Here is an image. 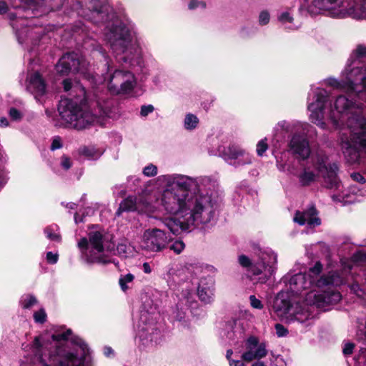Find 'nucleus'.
Listing matches in <instances>:
<instances>
[{"instance_id":"17","label":"nucleus","mask_w":366,"mask_h":366,"mask_svg":"<svg viewBox=\"0 0 366 366\" xmlns=\"http://www.w3.org/2000/svg\"><path fill=\"white\" fill-rule=\"evenodd\" d=\"M168 240L164 231L159 229H147L143 234L140 246L147 251L159 252L165 248Z\"/></svg>"},{"instance_id":"59","label":"nucleus","mask_w":366,"mask_h":366,"mask_svg":"<svg viewBox=\"0 0 366 366\" xmlns=\"http://www.w3.org/2000/svg\"><path fill=\"white\" fill-rule=\"evenodd\" d=\"M142 269L146 274H150L152 272V268L148 262H144L143 264Z\"/></svg>"},{"instance_id":"22","label":"nucleus","mask_w":366,"mask_h":366,"mask_svg":"<svg viewBox=\"0 0 366 366\" xmlns=\"http://www.w3.org/2000/svg\"><path fill=\"white\" fill-rule=\"evenodd\" d=\"M317 212L315 207L312 205L304 212L297 211L294 217V221L300 225L307 224L310 227L319 226L321 220L317 217Z\"/></svg>"},{"instance_id":"31","label":"nucleus","mask_w":366,"mask_h":366,"mask_svg":"<svg viewBox=\"0 0 366 366\" xmlns=\"http://www.w3.org/2000/svg\"><path fill=\"white\" fill-rule=\"evenodd\" d=\"M257 31V28L254 26L246 25L241 27L239 35L242 38H247L254 35Z\"/></svg>"},{"instance_id":"63","label":"nucleus","mask_w":366,"mask_h":366,"mask_svg":"<svg viewBox=\"0 0 366 366\" xmlns=\"http://www.w3.org/2000/svg\"><path fill=\"white\" fill-rule=\"evenodd\" d=\"M104 353L107 357H109L113 353V350L109 347H106Z\"/></svg>"},{"instance_id":"58","label":"nucleus","mask_w":366,"mask_h":366,"mask_svg":"<svg viewBox=\"0 0 366 366\" xmlns=\"http://www.w3.org/2000/svg\"><path fill=\"white\" fill-rule=\"evenodd\" d=\"M8 6L5 1H0V14H5L7 11Z\"/></svg>"},{"instance_id":"38","label":"nucleus","mask_w":366,"mask_h":366,"mask_svg":"<svg viewBox=\"0 0 366 366\" xmlns=\"http://www.w3.org/2000/svg\"><path fill=\"white\" fill-rule=\"evenodd\" d=\"M270 20V14L267 11H262L258 17V23L261 26L267 25Z\"/></svg>"},{"instance_id":"24","label":"nucleus","mask_w":366,"mask_h":366,"mask_svg":"<svg viewBox=\"0 0 366 366\" xmlns=\"http://www.w3.org/2000/svg\"><path fill=\"white\" fill-rule=\"evenodd\" d=\"M298 124L299 122H287L285 120L279 122L274 129V141L277 142L276 144H274V146L276 148L279 147L277 144L284 140L285 134L298 131Z\"/></svg>"},{"instance_id":"25","label":"nucleus","mask_w":366,"mask_h":366,"mask_svg":"<svg viewBox=\"0 0 366 366\" xmlns=\"http://www.w3.org/2000/svg\"><path fill=\"white\" fill-rule=\"evenodd\" d=\"M197 295L202 302L210 303L213 301L214 295V286L212 280H209L207 283L201 280L198 289Z\"/></svg>"},{"instance_id":"29","label":"nucleus","mask_w":366,"mask_h":366,"mask_svg":"<svg viewBox=\"0 0 366 366\" xmlns=\"http://www.w3.org/2000/svg\"><path fill=\"white\" fill-rule=\"evenodd\" d=\"M199 123V119L193 114H187L184 120V127L187 130L194 129Z\"/></svg>"},{"instance_id":"8","label":"nucleus","mask_w":366,"mask_h":366,"mask_svg":"<svg viewBox=\"0 0 366 366\" xmlns=\"http://www.w3.org/2000/svg\"><path fill=\"white\" fill-rule=\"evenodd\" d=\"M366 57V46L358 45L348 59L345 69L342 71V79L330 77L325 80L328 86L345 87L359 95L366 94V66L362 59Z\"/></svg>"},{"instance_id":"62","label":"nucleus","mask_w":366,"mask_h":366,"mask_svg":"<svg viewBox=\"0 0 366 366\" xmlns=\"http://www.w3.org/2000/svg\"><path fill=\"white\" fill-rule=\"evenodd\" d=\"M232 354H233L232 350L229 349L227 350L226 358L227 359L229 363L230 362V360H234L233 359H232Z\"/></svg>"},{"instance_id":"12","label":"nucleus","mask_w":366,"mask_h":366,"mask_svg":"<svg viewBox=\"0 0 366 366\" xmlns=\"http://www.w3.org/2000/svg\"><path fill=\"white\" fill-rule=\"evenodd\" d=\"M312 167H305L300 178L302 182H320L337 183L339 168L336 163L329 164L328 157L323 152H317L312 157Z\"/></svg>"},{"instance_id":"21","label":"nucleus","mask_w":366,"mask_h":366,"mask_svg":"<svg viewBox=\"0 0 366 366\" xmlns=\"http://www.w3.org/2000/svg\"><path fill=\"white\" fill-rule=\"evenodd\" d=\"M217 175L214 176H204L197 178H193L189 176L179 174H168L160 175L157 178L158 183H212L218 181Z\"/></svg>"},{"instance_id":"48","label":"nucleus","mask_w":366,"mask_h":366,"mask_svg":"<svg viewBox=\"0 0 366 366\" xmlns=\"http://www.w3.org/2000/svg\"><path fill=\"white\" fill-rule=\"evenodd\" d=\"M154 108L152 105H143L141 107L140 114L142 117H147L149 114H151L154 112Z\"/></svg>"},{"instance_id":"43","label":"nucleus","mask_w":366,"mask_h":366,"mask_svg":"<svg viewBox=\"0 0 366 366\" xmlns=\"http://www.w3.org/2000/svg\"><path fill=\"white\" fill-rule=\"evenodd\" d=\"M188 7L189 9L193 10L196 9H204L206 8V3L199 0H191L189 3Z\"/></svg>"},{"instance_id":"39","label":"nucleus","mask_w":366,"mask_h":366,"mask_svg":"<svg viewBox=\"0 0 366 366\" xmlns=\"http://www.w3.org/2000/svg\"><path fill=\"white\" fill-rule=\"evenodd\" d=\"M351 291L361 299L365 298V291L360 287L359 284L355 282L350 286Z\"/></svg>"},{"instance_id":"15","label":"nucleus","mask_w":366,"mask_h":366,"mask_svg":"<svg viewBox=\"0 0 366 366\" xmlns=\"http://www.w3.org/2000/svg\"><path fill=\"white\" fill-rule=\"evenodd\" d=\"M159 330L156 327V317L148 311H142L137 325V336L144 345L157 342Z\"/></svg>"},{"instance_id":"2","label":"nucleus","mask_w":366,"mask_h":366,"mask_svg":"<svg viewBox=\"0 0 366 366\" xmlns=\"http://www.w3.org/2000/svg\"><path fill=\"white\" fill-rule=\"evenodd\" d=\"M161 203L166 212L177 217L165 222L174 234L209 224L216 210L211 196L203 194L198 184H167Z\"/></svg>"},{"instance_id":"64","label":"nucleus","mask_w":366,"mask_h":366,"mask_svg":"<svg viewBox=\"0 0 366 366\" xmlns=\"http://www.w3.org/2000/svg\"><path fill=\"white\" fill-rule=\"evenodd\" d=\"M251 366H267L263 362L257 360L254 362L253 364H252Z\"/></svg>"},{"instance_id":"9","label":"nucleus","mask_w":366,"mask_h":366,"mask_svg":"<svg viewBox=\"0 0 366 366\" xmlns=\"http://www.w3.org/2000/svg\"><path fill=\"white\" fill-rule=\"evenodd\" d=\"M311 14L324 13L335 19L366 20V0H305Z\"/></svg>"},{"instance_id":"13","label":"nucleus","mask_w":366,"mask_h":366,"mask_svg":"<svg viewBox=\"0 0 366 366\" xmlns=\"http://www.w3.org/2000/svg\"><path fill=\"white\" fill-rule=\"evenodd\" d=\"M89 64L84 56L71 52L61 56L56 65V69L61 74L75 72L81 74L86 79H93V76L89 72Z\"/></svg>"},{"instance_id":"10","label":"nucleus","mask_w":366,"mask_h":366,"mask_svg":"<svg viewBox=\"0 0 366 366\" xmlns=\"http://www.w3.org/2000/svg\"><path fill=\"white\" fill-rule=\"evenodd\" d=\"M112 239V235L105 229L99 225H93L88 234V239L83 237L78 242L81 258L89 264L114 263L117 265L114 259L104 256L105 252L112 250L114 247Z\"/></svg>"},{"instance_id":"42","label":"nucleus","mask_w":366,"mask_h":366,"mask_svg":"<svg viewBox=\"0 0 366 366\" xmlns=\"http://www.w3.org/2000/svg\"><path fill=\"white\" fill-rule=\"evenodd\" d=\"M352 261L354 263L366 262V252L359 251L355 253L352 257Z\"/></svg>"},{"instance_id":"16","label":"nucleus","mask_w":366,"mask_h":366,"mask_svg":"<svg viewBox=\"0 0 366 366\" xmlns=\"http://www.w3.org/2000/svg\"><path fill=\"white\" fill-rule=\"evenodd\" d=\"M198 305L192 290L188 288L183 289L176 307L172 312V318L179 322L184 321L188 316L189 312L192 315H195Z\"/></svg>"},{"instance_id":"53","label":"nucleus","mask_w":366,"mask_h":366,"mask_svg":"<svg viewBox=\"0 0 366 366\" xmlns=\"http://www.w3.org/2000/svg\"><path fill=\"white\" fill-rule=\"evenodd\" d=\"M276 159H277V167L280 171H282V172L288 171L289 172L290 167L287 164L283 163L282 161L280 159V157H276Z\"/></svg>"},{"instance_id":"3","label":"nucleus","mask_w":366,"mask_h":366,"mask_svg":"<svg viewBox=\"0 0 366 366\" xmlns=\"http://www.w3.org/2000/svg\"><path fill=\"white\" fill-rule=\"evenodd\" d=\"M62 84L65 92L72 90L79 93L74 99H61L58 107L61 118L71 127L84 129L99 122V117H114L112 99L98 97L89 105L86 100V91L79 81L66 79Z\"/></svg>"},{"instance_id":"19","label":"nucleus","mask_w":366,"mask_h":366,"mask_svg":"<svg viewBox=\"0 0 366 366\" xmlns=\"http://www.w3.org/2000/svg\"><path fill=\"white\" fill-rule=\"evenodd\" d=\"M223 159L231 166L239 168L253 162V157L237 145H229L222 152Z\"/></svg>"},{"instance_id":"46","label":"nucleus","mask_w":366,"mask_h":366,"mask_svg":"<svg viewBox=\"0 0 366 366\" xmlns=\"http://www.w3.org/2000/svg\"><path fill=\"white\" fill-rule=\"evenodd\" d=\"M249 302L251 306L254 309L261 310L263 308L262 302L257 299L254 295L249 296Z\"/></svg>"},{"instance_id":"61","label":"nucleus","mask_w":366,"mask_h":366,"mask_svg":"<svg viewBox=\"0 0 366 366\" xmlns=\"http://www.w3.org/2000/svg\"><path fill=\"white\" fill-rule=\"evenodd\" d=\"M139 181H140L139 177L136 175H131L127 177L128 182L135 183Z\"/></svg>"},{"instance_id":"4","label":"nucleus","mask_w":366,"mask_h":366,"mask_svg":"<svg viewBox=\"0 0 366 366\" xmlns=\"http://www.w3.org/2000/svg\"><path fill=\"white\" fill-rule=\"evenodd\" d=\"M322 268L321 262L317 261L310 267L307 273L300 272L292 276L289 280L290 290L298 294L312 289L306 295L314 292L317 296L327 297L331 292H338L333 287H339L347 282V274L353 269V266L350 262L347 264L345 263L341 272L331 271L320 277Z\"/></svg>"},{"instance_id":"20","label":"nucleus","mask_w":366,"mask_h":366,"mask_svg":"<svg viewBox=\"0 0 366 366\" xmlns=\"http://www.w3.org/2000/svg\"><path fill=\"white\" fill-rule=\"evenodd\" d=\"M268 351L265 342H259L257 337L250 336L246 341V351L241 358L246 362L261 360L267 356Z\"/></svg>"},{"instance_id":"11","label":"nucleus","mask_w":366,"mask_h":366,"mask_svg":"<svg viewBox=\"0 0 366 366\" xmlns=\"http://www.w3.org/2000/svg\"><path fill=\"white\" fill-rule=\"evenodd\" d=\"M258 259L253 262L247 256L238 257L239 264L254 276H259V282L265 283L277 269V255L269 248L259 249Z\"/></svg>"},{"instance_id":"33","label":"nucleus","mask_w":366,"mask_h":366,"mask_svg":"<svg viewBox=\"0 0 366 366\" xmlns=\"http://www.w3.org/2000/svg\"><path fill=\"white\" fill-rule=\"evenodd\" d=\"M8 114L10 119L15 122L21 121L24 117L23 112L14 107H11L9 109Z\"/></svg>"},{"instance_id":"1","label":"nucleus","mask_w":366,"mask_h":366,"mask_svg":"<svg viewBox=\"0 0 366 366\" xmlns=\"http://www.w3.org/2000/svg\"><path fill=\"white\" fill-rule=\"evenodd\" d=\"M66 4L78 16L104 26V39L120 64L137 71L142 70L143 40L134 24L120 19L108 0H67Z\"/></svg>"},{"instance_id":"52","label":"nucleus","mask_w":366,"mask_h":366,"mask_svg":"<svg viewBox=\"0 0 366 366\" xmlns=\"http://www.w3.org/2000/svg\"><path fill=\"white\" fill-rule=\"evenodd\" d=\"M62 147L61 139L59 137H55L51 144V149L52 151L60 149Z\"/></svg>"},{"instance_id":"35","label":"nucleus","mask_w":366,"mask_h":366,"mask_svg":"<svg viewBox=\"0 0 366 366\" xmlns=\"http://www.w3.org/2000/svg\"><path fill=\"white\" fill-rule=\"evenodd\" d=\"M75 344L78 345L79 347V350H81V355L84 356V359L86 360L89 357V350L86 345L81 340L78 339L76 340H73Z\"/></svg>"},{"instance_id":"6","label":"nucleus","mask_w":366,"mask_h":366,"mask_svg":"<svg viewBox=\"0 0 366 366\" xmlns=\"http://www.w3.org/2000/svg\"><path fill=\"white\" fill-rule=\"evenodd\" d=\"M44 0H19L21 5L16 13H9L10 24L14 29L19 43L25 49L31 51L40 41L44 29L36 26L33 19L41 16L44 9Z\"/></svg>"},{"instance_id":"36","label":"nucleus","mask_w":366,"mask_h":366,"mask_svg":"<svg viewBox=\"0 0 366 366\" xmlns=\"http://www.w3.org/2000/svg\"><path fill=\"white\" fill-rule=\"evenodd\" d=\"M142 173L148 177H154L157 174V167L152 164H149L143 169Z\"/></svg>"},{"instance_id":"40","label":"nucleus","mask_w":366,"mask_h":366,"mask_svg":"<svg viewBox=\"0 0 366 366\" xmlns=\"http://www.w3.org/2000/svg\"><path fill=\"white\" fill-rule=\"evenodd\" d=\"M185 244L181 240L175 241L169 247L170 249L174 251L176 254H180L184 249Z\"/></svg>"},{"instance_id":"5","label":"nucleus","mask_w":366,"mask_h":366,"mask_svg":"<svg viewBox=\"0 0 366 366\" xmlns=\"http://www.w3.org/2000/svg\"><path fill=\"white\" fill-rule=\"evenodd\" d=\"M341 297L340 292H331L326 297L317 296L315 292H310L305 295L304 302L291 305L289 295L285 292H279L274 301L273 308L278 316L287 319L288 322L303 323L314 318L316 308L336 304Z\"/></svg>"},{"instance_id":"18","label":"nucleus","mask_w":366,"mask_h":366,"mask_svg":"<svg viewBox=\"0 0 366 366\" xmlns=\"http://www.w3.org/2000/svg\"><path fill=\"white\" fill-rule=\"evenodd\" d=\"M363 184H331V189H334V194L332 195L333 201L340 202L343 205L347 204H351L357 200L356 196L366 195L363 188H360L359 186Z\"/></svg>"},{"instance_id":"47","label":"nucleus","mask_w":366,"mask_h":366,"mask_svg":"<svg viewBox=\"0 0 366 366\" xmlns=\"http://www.w3.org/2000/svg\"><path fill=\"white\" fill-rule=\"evenodd\" d=\"M275 330L279 337H285L288 334V330L281 324H276Z\"/></svg>"},{"instance_id":"32","label":"nucleus","mask_w":366,"mask_h":366,"mask_svg":"<svg viewBox=\"0 0 366 366\" xmlns=\"http://www.w3.org/2000/svg\"><path fill=\"white\" fill-rule=\"evenodd\" d=\"M134 280V275L132 274H127L125 275H122L119 278V283L121 289L125 292L128 290L129 287L127 286L128 283H130Z\"/></svg>"},{"instance_id":"34","label":"nucleus","mask_w":366,"mask_h":366,"mask_svg":"<svg viewBox=\"0 0 366 366\" xmlns=\"http://www.w3.org/2000/svg\"><path fill=\"white\" fill-rule=\"evenodd\" d=\"M268 149L267 138L262 139L257 144L256 152L259 157H262Z\"/></svg>"},{"instance_id":"26","label":"nucleus","mask_w":366,"mask_h":366,"mask_svg":"<svg viewBox=\"0 0 366 366\" xmlns=\"http://www.w3.org/2000/svg\"><path fill=\"white\" fill-rule=\"evenodd\" d=\"M138 202L136 197L129 196L124 199L116 212L117 216H120L123 212L134 211L138 209Z\"/></svg>"},{"instance_id":"7","label":"nucleus","mask_w":366,"mask_h":366,"mask_svg":"<svg viewBox=\"0 0 366 366\" xmlns=\"http://www.w3.org/2000/svg\"><path fill=\"white\" fill-rule=\"evenodd\" d=\"M87 32L86 26L79 22L74 26L72 35L82 36L83 46L87 49L91 47L94 57H100L104 60L107 71V74L104 76V79L107 81L109 90L113 94L128 93L131 92L137 84L133 72L124 69H115L112 73L109 74L111 72L112 69L109 61V56L102 46L95 40L84 38L85 36L87 37Z\"/></svg>"},{"instance_id":"23","label":"nucleus","mask_w":366,"mask_h":366,"mask_svg":"<svg viewBox=\"0 0 366 366\" xmlns=\"http://www.w3.org/2000/svg\"><path fill=\"white\" fill-rule=\"evenodd\" d=\"M27 89L34 95L36 99L38 100L39 97L43 96L46 93V84L38 72L31 74L28 76Z\"/></svg>"},{"instance_id":"45","label":"nucleus","mask_w":366,"mask_h":366,"mask_svg":"<svg viewBox=\"0 0 366 366\" xmlns=\"http://www.w3.org/2000/svg\"><path fill=\"white\" fill-rule=\"evenodd\" d=\"M185 272H186V269L184 268H180V269H177L174 268H171L169 270L168 274L172 277L174 280H176L174 278V276H177V277H179L180 279V280H183L184 278H181V277Z\"/></svg>"},{"instance_id":"30","label":"nucleus","mask_w":366,"mask_h":366,"mask_svg":"<svg viewBox=\"0 0 366 366\" xmlns=\"http://www.w3.org/2000/svg\"><path fill=\"white\" fill-rule=\"evenodd\" d=\"M36 303V299L32 295H26L21 297V305L24 309H29Z\"/></svg>"},{"instance_id":"55","label":"nucleus","mask_w":366,"mask_h":366,"mask_svg":"<svg viewBox=\"0 0 366 366\" xmlns=\"http://www.w3.org/2000/svg\"><path fill=\"white\" fill-rule=\"evenodd\" d=\"M366 348H361L360 350V354L358 355V360L363 361L364 365L366 366Z\"/></svg>"},{"instance_id":"49","label":"nucleus","mask_w":366,"mask_h":366,"mask_svg":"<svg viewBox=\"0 0 366 366\" xmlns=\"http://www.w3.org/2000/svg\"><path fill=\"white\" fill-rule=\"evenodd\" d=\"M355 344L352 342H346L344 345L342 352L345 355H350L353 352Z\"/></svg>"},{"instance_id":"44","label":"nucleus","mask_w":366,"mask_h":366,"mask_svg":"<svg viewBox=\"0 0 366 366\" xmlns=\"http://www.w3.org/2000/svg\"><path fill=\"white\" fill-rule=\"evenodd\" d=\"M44 233L46 234V237L51 241L59 242L61 240L60 235L52 232L51 229L49 227L45 229Z\"/></svg>"},{"instance_id":"14","label":"nucleus","mask_w":366,"mask_h":366,"mask_svg":"<svg viewBox=\"0 0 366 366\" xmlns=\"http://www.w3.org/2000/svg\"><path fill=\"white\" fill-rule=\"evenodd\" d=\"M298 130H301L302 134H295L290 142V148L293 154H296L302 159H306L309 157L311 151L309 142L306 137L312 138L316 136L317 131L315 128L307 122H300Z\"/></svg>"},{"instance_id":"27","label":"nucleus","mask_w":366,"mask_h":366,"mask_svg":"<svg viewBox=\"0 0 366 366\" xmlns=\"http://www.w3.org/2000/svg\"><path fill=\"white\" fill-rule=\"evenodd\" d=\"M80 153L90 160H97L102 155L103 152L94 147H84L81 149Z\"/></svg>"},{"instance_id":"54","label":"nucleus","mask_w":366,"mask_h":366,"mask_svg":"<svg viewBox=\"0 0 366 366\" xmlns=\"http://www.w3.org/2000/svg\"><path fill=\"white\" fill-rule=\"evenodd\" d=\"M46 259H47L48 262H49L51 264H55L58 261V254H54L51 252H49L46 254Z\"/></svg>"},{"instance_id":"56","label":"nucleus","mask_w":366,"mask_h":366,"mask_svg":"<svg viewBox=\"0 0 366 366\" xmlns=\"http://www.w3.org/2000/svg\"><path fill=\"white\" fill-rule=\"evenodd\" d=\"M229 366H247L244 362L243 360H230V362L229 363Z\"/></svg>"},{"instance_id":"41","label":"nucleus","mask_w":366,"mask_h":366,"mask_svg":"<svg viewBox=\"0 0 366 366\" xmlns=\"http://www.w3.org/2000/svg\"><path fill=\"white\" fill-rule=\"evenodd\" d=\"M46 314L44 309H40L34 314V319L37 323H44L46 321Z\"/></svg>"},{"instance_id":"50","label":"nucleus","mask_w":366,"mask_h":366,"mask_svg":"<svg viewBox=\"0 0 366 366\" xmlns=\"http://www.w3.org/2000/svg\"><path fill=\"white\" fill-rule=\"evenodd\" d=\"M61 166L64 169H69L71 167V159L66 156H63L61 159Z\"/></svg>"},{"instance_id":"60","label":"nucleus","mask_w":366,"mask_h":366,"mask_svg":"<svg viewBox=\"0 0 366 366\" xmlns=\"http://www.w3.org/2000/svg\"><path fill=\"white\" fill-rule=\"evenodd\" d=\"M9 125V120L6 117H0V127H6Z\"/></svg>"},{"instance_id":"57","label":"nucleus","mask_w":366,"mask_h":366,"mask_svg":"<svg viewBox=\"0 0 366 366\" xmlns=\"http://www.w3.org/2000/svg\"><path fill=\"white\" fill-rule=\"evenodd\" d=\"M9 181L7 173L5 172H0V183H6Z\"/></svg>"},{"instance_id":"37","label":"nucleus","mask_w":366,"mask_h":366,"mask_svg":"<svg viewBox=\"0 0 366 366\" xmlns=\"http://www.w3.org/2000/svg\"><path fill=\"white\" fill-rule=\"evenodd\" d=\"M93 213H94V210H93V209H92L90 207L86 208L85 209V212H84L81 215H80L79 212H76L74 214V222H75V223L76 224H79L80 222H84V217L86 215H90V214H92Z\"/></svg>"},{"instance_id":"51","label":"nucleus","mask_w":366,"mask_h":366,"mask_svg":"<svg viewBox=\"0 0 366 366\" xmlns=\"http://www.w3.org/2000/svg\"><path fill=\"white\" fill-rule=\"evenodd\" d=\"M352 180L359 183H366L365 177L358 172H354L351 174Z\"/></svg>"},{"instance_id":"28","label":"nucleus","mask_w":366,"mask_h":366,"mask_svg":"<svg viewBox=\"0 0 366 366\" xmlns=\"http://www.w3.org/2000/svg\"><path fill=\"white\" fill-rule=\"evenodd\" d=\"M279 21L285 25V28L289 30H295L297 29V26L292 24L293 17L290 12L285 11L282 13L278 17Z\"/></svg>"}]
</instances>
